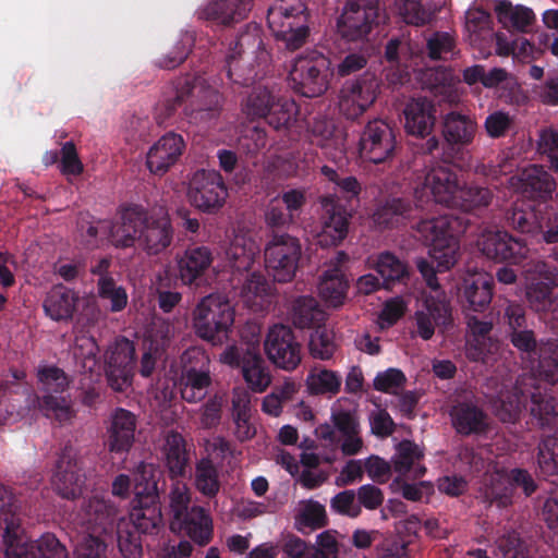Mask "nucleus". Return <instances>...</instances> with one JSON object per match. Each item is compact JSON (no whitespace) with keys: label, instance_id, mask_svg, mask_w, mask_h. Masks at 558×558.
Segmentation results:
<instances>
[{"label":"nucleus","instance_id":"obj_40","mask_svg":"<svg viewBox=\"0 0 558 558\" xmlns=\"http://www.w3.org/2000/svg\"><path fill=\"white\" fill-rule=\"evenodd\" d=\"M476 129V122L460 112L451 111L444 118L442 135L447 144L453 148L470 145L474 140Z\"/></svg>","mask_w":558,"mask_h":558},{"label":"nucleus","instance_id":"obj_38","mask_svg":"<svg viewBox=\"0 0 558 558\" xmlns=\"http://www.w3.org/2000/svg\"><path fill=\"white\" fill-rule=\"evenodd\" d=\"M80 295L62 283L54 284L47 293L43 307L46 315L54 322H69L76 312Z\"/></svg>","mask_w":558,"mask_h":558},{"label":"nucleus","instance_id":"obj_22","mask_svg":"<svg viewBox=\"0 0 558 558\" xmlns=\"http://www.w3.org/2000/svg\"><path fill=\"white\" fill-rule=\"evenodd\" d=\"M119 520L116 506L99 497L84 500L77 512V522L85 530L84 534H95L101 538L114 531Z\"/></svg>","mask_w":558,"mask_h":558},{"label":"nucleus","instance_id":"obj_3","mask_svg":"<svg viewBox=\"0 0 558 558\" xmlns=\"http://www.w3.org/2000/svg\"><path fill=\"white\" fill-rule=\"evenodd\" d=\"M268 60L269 53L264 47L259 29L247 26L226 56L221 74L232 85L250 86L262 72L265 73Z\"/></svg>","mask_w":558,"mask_h":558},{"label":"nucleus","instance_id":"obj_20","mask_svg":"<svg viewBox=\"0 0 558 558\" xmlns=\"http://www.w3.org/2000/svg\"><path fill=\"white\" fill-rule=\"evenodd\" d=\"M264 349L278 368L291 372L302 361V347L296 341L293 330L286 325H274L265 339Z\"/></svg>","mask_w":558,"mask_h":558},{"label":"nucleus","instance_id":"obj_63","mask_svg":"<svg viewBox=\"0 0 558 558\" xmlns=\"http://www.w3.org/2000/svg\"><path fill=\"white\" fill-rule=\"evenodd\" d=\"M424 457L423 450L413 441L404 439L397 446L396 454L393 457V469L401 475L410 472L415 461Z\"/></svg>","mask_w":558,"mask_h":558},{"label":"nucleus","instance_id":"obj_19","mask_svg":"<svg viewBox=\"0 0 558 558\" xmlns=\"http://www.w3.org/2000/svg\"><path fill=\"white\" fill-rule=\"evenodd\" d=\"M359 147L364 159L373 163L389 162L397 147L395 131L381 119L368 121L361 133Z\"/></svg>","mask_w":558,"mask_h":558},{"label":"nucleus","instance_id":"obj_46","mask_svg":"<svg viewBox=\"0 0 558 558\" xmlns=\"http://www.w3.org/2000/svg\"><path fill=\"white\" fill-rule=\"evenodd\" d=\"M276 96L268 86L258 85L252 89L242 104L243 113L250 120L265 119L276 108Z\"/></svg>","mask_w":558,"mask_h":558},{"label":"nucleus","instance_id":"obj_53","mask_svg":"<svg viewBox=\"0 0 558 558\" xmlns=\"http://www.w3.org/2000/svg\"><path fill=\"white\" fill-rule=\"evenodd\" d=\"M232 421L234 424V436L241 441L251 440L256 435V428L251 423V402L245 397H233Z\"/></svg>","mask_w":558,"mask_h":558},{"label":"nucleus","instance_id":"obj_13","mask_svg":"<svg viewBox=\"0 0 558 558\" xmlns=\"http://www.w3.org/2000/svg\"><path fill=\"white\" fill-rule=\"evenodd\" d=\"M378 16L377 0H350L338 17V34L345 43L371 47L368 36Z\"/></svg>","mask_w":558,"mask_h":558},{"label":"nucleus","instance_id":"obj_26","mask_svg":"<svg viewBox=\"0 0 558 558\" xmlns=\"http://www.w3.org/2000/svg\"><path fill=\"white\" fill-rule=\"evenodd\" d=\"M214 262L213 251L205 245L192 244L178 257L181 281L191 288H202L209 283L208 271Z\"/></svg>","mask_w":558,"mask_h":558},{"label":"nucleus","instance_id":"obj_44","mask_svg":"<svg viewBox=\"0 0 558 558\" xmlns=\"http://www.w3.org/2000/svg\"><path fill=\"white\" fill-rule=\"evenodd\" d=\"M526 366L534 373L533 378L537 377L551 386L558 384V344L556 341H548L539 351L534 367L531 364H526Z\"/></svg>","mask_w":558,"mask_h":558},{"label":"nucleus","instance_id":"obj_12","mask_svg":"<svg viewBox=\"0 0 558 558\" xmlns=\"http://www.w3.org/2000/svg\"><path fill=\"white\" fill-rule=\"evenodd\" d=\"M265 266L277 282L286 283L293 280L302 256L299 238L286 232H272L264 251Z\"/></svg>","mask_w":558,"mask_h":558},{"label":"nucleus","instance_id":"obj_57","mask_svg":"<svg viewBox=\"0 0 558 558\" xmlns=\"http://www.w3.org/2000/svg\"><path fill=\"white\" fill-rule=\"evenodd\" d=\"M308 350L313 359L330 360L337 350L333 331L325 326L315 328L310 335Z\"/></svg>","mask_w":558,"mask_h":558},{"label":"nucleus","instance_id":"obj_45","mask_svg":"<svg viewBox=\"0 0 558 558\" xmlns=\"http://www.w3.org/2000/svg\"><path fill=\"white\" fill-rule=\"evenodd\" d=\"M196 489L206 498H215L221 488L219 469L209 457L202 458L195 465Z\"/></svg>","mask_w":558,"mask_h":558},{"label":"nucleus","instance_id":"obj_41","mask_svg":"<svg viewBox=\"0 0 558 558\" xmlns=\"http://www.w3.org/2000/svg\"><path fill=\"white\" fill-rule=\"evenodd\" d=\"M494 198V193L488 186L475 182L460 185L458 194L450 208H457L464 213H474L487 208Z\"/></svg>","mask_w":558,"mask_h":558},{"label":"nucleus","instance_id":"obj_58","mask_svg":"<svg viewBox=\"0 0 558 558\" xmlns=\"http://www.w3.org/2000/svg\"><path fill=\"white\" fill-rule=\"evenodd\" d=\"M296 392L295 383L287 380L282 385L274 387L272 391L264 398L262 410L271 416H279L283 405L292 401Z\"/></svg>","mask_w":558,"mask_h":558},{"label":"nucleus","instance_id":"obj_27","mask_svg":"<svg viewBox=\"0 0 558 558\" xmlns=\"http://www.w3.org/2000/svg\"><path fill=\"white\" fill-rule=\"evenodd\" d=\"M456 433L468 436H484L492 428L488 414L472 400H457L449 411Z\"/></svg>","mask_w":558,"mask_h":558},{"label":"nucleus","instance_id":"obj_6","mask_svg":"<svg viewBox=\"0 0 558 558\" xmlns=\"http://www.w3.org/2000/svg\"><path fill=\"white\" fill-rule=\"evenodd\" d=\"M159 476L160 472L155 465L145 462L140 463L135 473V499L125 522L133 524L135 531L143 535L157 532L162 522L158 488Z\"/></svg>","mask_w":558,"mask_h":558},{"label":"nucleus","instance_id":"obj_8","mask_svg":"<svg viewBox=\"0 0 558 558\" xmlns=\"http://www.w3.org/2000/svg\"><path fill=\"white\" fill-rule=\"evenodd\" d=\"M310 14L302 0H275L267 11V24L274 37L294 51L310 36Z\"/></svg>","mask_w":558,"mask_h":558},{"label":"nucleus","instance_id":"obj_31","mask_svg":"<svg viewBox=\"0 0 558 558\" xmlns=\"http://www.w3.org/2000/svg\"><path fill=\"white\" fill-rule=\"evenodd\" d=\"M185 147L181 134L166 133L149 148L146 156L147 168L156 175H163L180 160Z\"/></svg>","mask_w":558,"mask_h":558},{"label":"nucleus","instance_id":"obj_60","mask_svg":"<svg viewBox=\"0 0 558 558\" xmlns=\"http://www.w3.org/2000/svg\"><path fill=\"white\" fill-rule=\"evenodd\" d=\"M195 38L192 33L185 32L181 35L178 43L173 46L172 50L160 57L156 64L166 70H172L182 64L190 52L192 51V47L194 45Z\"/></svg>","mask_w":558,"mask_h":558},{"label":"nucleus","instance_id":"obj_64","mask_svg":"<svg viewBox=\"0 0 558 558\" xmlns=\"http://www.w3.org/2000/svg\"><path fill=\"white\" fill-rule=\"evenodd\" d=\"M107 544L95 534H82L74 548L75 558H106Z\"/></svg>","mask_w":558,"mask_h":558},{"label":"nucleus","instance_id":"obj_16","mask_svg":"<svg viewBox=\"0 0 558 558\" xmlns=\"http://www.w3.org/2000/svg\"><path fill=\"white\" fill-rule=\"evenodd\" d=\"M85 482L86 474L82 457L71 445L64 446L52 475L53 489L62 498L73 500L82 496Z\"/></svg>","mask_w":558,"mask_h":558},{"label":"nucleus","instance_id":"obj_36","mask_svg":"<svg viewBox=\"0 0 558 558\" xmlns=\"http://www.w3.org/2000/svg\"><path fill=\"white\" fill-rule=\"evenodd\" d=\"M253 0H211L199 11V17L217 25L231 26L246 19Z\"/></svg>","mask_w":558,"mask_h":558},{"label":"nucleus","instance_id":"obj_25","mask_svg":"<svg viewBox=\"0 0 558 558\" xmlns=\"http://www.w3.org/2000/svg\"><path fill=\"white\" fill-rule=\"evenodd\" d=\"M417 336L427 341L435 333V328L447 329L452 325L450 302L445 294L425 295L423 306L414 315Z\"/></svg>","mask_w":558,"mask_h":558},{"label":"nucleus","instance_id":"obj_5","mask_svg":"<svg viewBox=\"0 0 558 558\" xmlns=\"http://www.w3.org/2000/svg\"><path fill=\"white\" fill-rule=\"evenodd\" d=\"M17 510L19 506L15 498L0 484V511L5 515L3 542L7 545L9 558H69L65 546L51 533L41 535L40 538L28 546H20V524L15 519Z\"/></svg>","mask_w":558,"mask_h":558},{"label":"nucleus","instance_id":"obj_39","mask_svg":"<svg viewBox=\"0 0 558 558\" xmlns=\"http://www.w3.org/2000/svg\"><path fill=\"white\" fill-rule=\"evenodd\" d=\"M161 451L169 476L172 480L184 477L190 463L184 437L179 432H168Z\"/></svg>","mask_w":558,"mask_h":558},{"label":"nucleus","instance_id":"obj_37","mask_svg":"<svg viewBox=\"0 0 558 558\" xmlns=\"http://www.w3.org/2000/svg\"><path fill=\"white\" fill-rule=\"evenodd\" d=\"M519 190L533 201L546 202L556 190V181L542 165H530L519 175Z\"/></svg>","mask_w":558,"mask_h":558},{"label":"nucleus","instance_id":"obj_10","mask_svg":"<svg viewBox=\"0 0 558 558\" xmlns=\"http://www.w3.org/2000/svg\"><path fill=\"white\" fill-rule=\"evenodd\" d=\"M173 520L186 531L197 544L206 545L213 537V520L203 507L190 506L191 496L185 483L177 481L169 494Z\"/></svg>","mask_w":558,"mask_h":558},{"label":"nucleus","instance_id":"obj_50","mask_svg":"<svg viewBox=\"0 0 558 558\" xmlns=\"http://www.w3.org/2000/svg\"><path fill=\"white\" fill-rule=\"evenodd\" d=\"M342 378L338 372L324 367H315L306 377V387L311 395L336 396L341 388Z\"/></svg>","mask_w":558,"mask_h":558},{"label":"nucleus","instance_id":"obj_29","mask_svg":"<svg viewBox=\"0 0 558 558\" xmlns=\"http://www.w3.org/2000/svg\"><path fill=\"white\" fill-rule=\"evenodd\" d=\"M460 185L457 172L444 162L432 167L425 175L424 184L415 187L426 190L434 208L437 204L450 208Z\"/></svg>","mask_w":558,"mask_h":558},{"label":"nucleus","instance_id":"obj_61","mask_svg":"<svg viewBox=\"0 0 558 558\" xmlns=\"http://www.w3.org/2000/svg\"><path fill=\"white\" fill-rule=\"evenodd\" d=\"M537 464L542 475H558V437H548L539 442Z\"/></svg>","mask_w":558,"mask_h":558},{"label":"nucleus","instance_id":"obj_49","mask_svg":"<svg viewBox=\"0 0 558 558\" xmlns=\"http://www.w3.org/2000/svg\"><path fill=\"white\" fill-rule=\"evenodd\" d=\"M374 268L381 277L386 289H389L396 282H403L409 277L407 264L390 252L380 253Z\"/></svg>","mask_w":558,"mask_h":558},{"label":"nucleus","instance_id":"obj_4","mask_svg":"<svg viewBox=\"0 0 558 558\" xmlns=\"http://www.w3.org/2000/svg\"><path fill=\"white\" fill-rule=\"evenodd\" d=\"M529 389L517 385L512 390L501 392L494 402L496 416L504 423H514L523 408L527 407L531 415L537 420L542 427L549 425L556 415V398L547 392L541 385H535V378H529Z\"/></svg>","mask_w":558,"mask_h":558},{"label":"nucleus","instance_id":"obj_23","mask_svg":"<svg viewBox=\"0 0 558 558\" xmlns=\"http://www.w3.org/2000/svg\"><path fill=\"white\" fill-rule=\"evenodd\" d=\"M174 229L168 213L162 209L159 213H149L146 209V220L141 226L137 238L138 245L148 255H159L166 252L172 244Z\"/></svg>","mask_w":558,"mask_h":558},{"label":"nucleus","instance_id":"obj_52","mask_svg":"<svg viewBox=\"0 0 558 558\" xmlns=\"http://www.w3.org/2000/svg\"><path fill=\"white\" fill-rule=\"evenodd\" d=\"M211 385L210 373H181L180 376V392L183 400L189 403H196L205 399L207 390Z\"/></svg>","mask_w":558,"mask_h":558},{"label":"nucleus","instance_id":"obj_51","mask_svg":"<svg viewBox=\"0 0 558 558\" xmlns=\"http://www.w3.org/2000/svg\"><path fill=\"white\" fill-rule=\"evenodd\" d=\"M557 288L551 279L532 281L526 288V300L531 308L537 313L549 312L556 304L558 296L554 293Z\"/></svg>","mask_w":558,"mask_h":558},{"label":"nucleus","instance_id":"obj_11","mask_svg":"<svg viewBox=\"0 0 558 558\" xmlns=\"http://www.w3.org/2000/svg\"><path fill=\"white\" fill-rule=\"evenodd\" d=\"M234 322L230 303L218 294H208L197 304L193 313L196 333L213 343L221 342Z\"/></svg>","mask_w":558,"mask_h":558},{"label":"nucleus","instance_id":"obj_55","mask_svg":"<svg viewBox=\"0 0 558 558\" xmlns=\"http://www.w3.org/2000/svg\"><path fill=\"white\" fill-rule=\"evenodd\" d=\"M322 175L335 184V191L348 202L355 201L359 203L360 194L362 192V184L353 175H341L336 169L329 166L320 168Z\"/></svg>","mask_w":558,"mask_h":558},{"label":"nucleus","instance_id":"obj_30","mask_svg":"<svg viewBox=\"0 0 558 558\" xmlns=\"http://www.w3.org/2000/svg\"><path fill=\"white\" fill-rule=\"evenodd\" d=\"M311 142L324 149L326 157L335 162L347 155V133L335 120L315 118L311 125Z\"/></svg>","mask_w":558,"mask_h":558},{"label":"nucleus","instance_id":"obj_17","mask_svg":"<svg viewBox=\"0 0 558 558\" xmlns=\"http://www.w3.org/2000/svg\"><path fill=\"white\" fill-rule=\"evenodd\" d=\"M106 376L116 391H124L132 385L136 366L135 344L120 336L109 345L105 354Z\"/></svg>","mask_w":558,"mask_h":558},{"label":"nucleus","instance_id":"obj_28","mask_svg":"<svg viewBox=\"0 0 558 558\" xmlns=\"http://www.w3.org/2000/svg\"><path fill=\"white\" fill-rule=\"evenodd\" d=\"M493 289V278L483 272H473L457 286V295L466 314L483 313L492 303Z\"/></svg>","mask_w":558,"mask_h":558},{"label":"nucleus","instance_id":"obj_48","mask_svg":"<svg viewBox=\"0 0 558 558\" xmlns=\"http://www.w3.org/2000/svg\"><path fill=\"white\" fill-rule=\"evenodd\" d=\"M533 327L534 325H531L517 331H510V333L507 335V338L509 339L512 347L519 352L522 361L525 364H531L534 367L537 360V354H539V351L546 344H543V342L537 340Z\"/></svg>","mask_w":558,"mask_h":558},{"label":"nucleus","instance_id":"obj_43","mask_svg":"<svg viewBox=\"0 0 558 558\" xmlns=\"http://www.w3.org/2000/svg\"><path fill=\"white\" fill-rule=\"evenodd\" d=\"M498 21L506 27L511 26L519 33H527L535 22V14L532 9L517 5L513 7L508 0H499L495 5Z\"/></svg>","mask_w":558,"mask_h":558},{"label":"nucleus","instance_id":"obj_15","mask_svg":"<svg viewBox=\"0 0 558 558\" xmlns=\"http://www.w3.org/2000/svg\"><path fill=\"white\" fill-rule=\"evenodd\" d=\"M191 204L206 214L217 213L226 203L228 190L222 175L215 170H197L189 184Z\"/></svg>","mask_w":558,"mask_h":558},{"label":"nucleus","instance_id":"obj_2","mask_svg":"<svg viewBox=\"0 0 558 558\" xmlns=\"http://www.w3.org/2000/svg\"><path fill=\"white\" fill-rule=\"evenodd\" d=\"M180 107L183 108V116L190 123H206L219 117L222 97L206 84L203 76L186 74L177 77L165 88L157 107L158 124L166 123Z\"/></svg>","mask_w":558,"mask_h":558},{"label":"nucleus","instance_id":"obj_1","mask_svg":"<svg viewBox=\"0 0 558 558\" xmlns=\"http://www.w3.org/2000/svg\"><path fill=\"white\" fill-rule=\"evenodd\" d=\"M434 203L425 189L412 187L384 197L372 215L381 230H391L415 222L424 242L432 244V255L438 265L448 268L459 251V236L468 229V221L454 215H433Z\"/></svg>","mask_w":558,"mask_h":558},{"label":"nucleus","instance_id":"obj_42","mask_svg":"<svg viewBox=\"0 0 558 558\" xmlns=\"http://www.w3.org/2000/svg\"><path fill=\"white\" fill-rule=\"evenodd\" d=\"M349 288V281L339 268H328L320 277L318 292L320 298L330 306H340Z\"/></svg>","mask_w":558,"mask_h":558},{"label":"nucleus","instance_id":"obj_7","mask_svg":"<svg viewBox=\"0 0 558 558\" xmlns=\"http://www.w3.org/2000/svg\"><path fill=\"white\" fill-rule=\"evenodd\" d=\"M36 378L38 388L33 399L35 408L44 416L61 424L74 417L75 412L68 393L71 380L66 373L56 365L40 364L36 369Z\"/></svg>","mask_w":558,"mask_h":558},{"label":"nucleus","instance_id":"obj_21","mask_svg":"<svg viewBox=\"0 0 558 558\" xmlns=\"http://www.w3.org/2000/svg\"><path fill=\"white\" fill-rule=\"evenodd\" d=\"M137 418L123 408H116L109 417L104 445L114 457L125 458L135 441Z\"/></svg>","mask_w":558,"mask_h":558},{"label":"nucleus","instance_id":"obj_59","mask_svg":"<svg viewBox=\"0 0 558 558\" xmlns=\"http://www.w3.org/2000/svg\"><path fill=\"white\" fill-rule=\"evenodd\" d=\"M537 151L546 166L558 172V130L548 128L539 132Z\"/></svg>","mask_w":558,"mask_h":558},{"label":"nucleus","instance_id":"obj_18","mask_svg":"<svg viewBox=\"0 0 558 558\" xmlns=\"http://www.w3.org/2000/svg\"><path fill=\"white\" fill-rule=\"evenodd\" d=\"M379 86L380 81L369 71L347 81L340 90V112L349 120L357 119L374 104Z\"/></svg>","mask_w":558,"mask_h":558},{"label":"nucleus","instance_id":"obj_34","mask_svg":"<svg viewBox=\"0 0 558 558\" xmlns=\"http://www.w3.org/2000/svg\"><path fill=\"white\" fill-rule=\"evenodd\" d=\"M352 210L339 203H331L323 217L322 230L317 242L323 247L338 246L348 236L352 219Z\"/></svg>","mask_w":558,"mask_h":558},{"label":"nucleus","instance_id":"obj_62","mask_svg":"<svg viewBox=\"0 0 558 558\" xmlns=\"http://www.w3.org/2000/svg\"><path fill=\"white\" fill-rule=\"evenodd\" d=\"M97 292L101 300L110 302V311L113 313L123 311L128 305L126 290L114 279H97Z\"/></svg>","mask_w":558,"mask_h":558},{"label":"nucleus","instance_id":"obj_47","mask_svg":"<svg viewBox=\"0 0 558 558\" xmlns=\"http://www.w3.org/2000/svg\"><path fill=\"white\" fill-rule=\"evenodd\" d=\"M325 312L313 296H300L293 304L292 322L300 329L319 327Z\"/></svg>","mask_w":558,"mask_h":558},{"label":"nucleus","instance_id":"obj_32","mask_svg":"<svg viewBox=\"0 0 558 558\" xmlns=\"http://www.w3.org/2000/svg\"><path fill=\"white\" fill-rule=\"evenodd\" d=\"M258 243L247 233L239 231L228 240L225 260L232 272H248L259 255Z\"/></svg>","mask_w":558,"mask_h":558},{"label":"nucleus","instance_id":"obj_35","mask_svg":"<svg viewBox=\"0 0 558 558\" xmlns=\"http://www.w3.org/2000/svg\"><path fill=\"white\" fill-rule=\"evenodd\" d=\"M436 108L426 97L412 98L404 107V130L411 136H429L436 123Z\"/></svg>","mask_w":558,"mask_h":558},{"label":"nucleus","instance_id":"obj_14","mask_svg":"<svg viewBox=\"0 0 558 558\" xmlns=\"http://www.w3.org/2000/svg\"><path fill=\"white\" fill-rule=\"evenodd\" d=\"M221 361L232 367H240L247 387L253 392H264L271 384V372L260 354L258 343L228 347L221 355Z\"/></svg>","mask_w":558,"mask_h":558},{"label":"nucleus","instance_id":"obj_24","mask_svg":"<svg viewBox=\"0 0 558 558\" xmlns=\"http://www.w3.org/2000/svg\"><path fill=\"white\" fill-rule=\"evenodd\" d=\"M483 255L495 262L520 264L527 256L529 248L525 241L513 236L507 231H495L483 234L478 241Z\"/></svg>","mask_w":558,"mask_h":558},{"label":"nucleus","instance_id":"obj_33","mask_svg":"<svg viewBox=\"0 0 558 558\" xmlns=\"http://www.w3.org/2000/svg\"><path fill=\"white\" fill-rule=\"evenodd\" d=\"M146 220V208L142 205H130L123 208L120 221L110 227L109 241L117 248L132 247L141 231V226Z\"/></svg>","mask_w":558,"mask_h":558},{"label":"nucleus","instance_id":"obj_54","mask_svg":"<svg viewBox=\"0 0 558 558\" xmlns=\"http://www.w3.org/2000/svg\"><path fill=\"white\" fill-rule=\"evenodd\" d=\"M118 548L123 558H141L143 555V534L135 531L133 524L120 519L117 526Z\"/></svg>","mask_w":558,"mask_h":558},{"label":"nucleus","instance_id":"obj_56","mask_svg":"<svg viewBox=\"0 0 558 558\" xmlns=\"http://www.w3.org/2000/svg\"><path fill=\"white\" fill-rule=\"evenodd\" d=\"M505 225L521 233H534L543 228L536 213L523 206H513L505 211Z\"/></svg>","mask_w":558,"mask_h":558},{"label":"nucleus","instance_id":"obj_9","mask_svg":"<svg viewBox=\"0 0 558 558\" xmlns=\"http://www.w3.org/2000/svg\"><path fill=\"white\" fill-rule=\"evenodd\" d=\"M330 65L329 58L317 50L298 56L289 73L292 88L304 97L322 96L332 76Z\"/></svg>","mask_w":558,"mask_h":558}]
</instances>
